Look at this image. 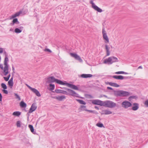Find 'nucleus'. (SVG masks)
<instances>
[{
	"instance_id": "obj_1",
	"label": "nucleus",
	"mask_w": 148,
	"mask_h": 148,
	"mask_svg": "<svg viewBox=\"0 0 148 148\" xmlns=\"http://www.w3.org/2000/svg\"><path fill=\"white\" fill-rule=\"evenodd\" d=\"M8 58L7 57V56L6 55L4 61V67H3L2 64H0V68L1 69L3 70L4 74L5 75H7L9 73L8 66Z\"/></svg>"
},
{
	"instance_id": "obj_2",
	"label": "nucleus",
	"mask_w": 148,
	"mask_h": 148,
	"mask_svg": "<svg viewBox=\"0 0 148 148\" xmlns=\"http://www.w3.org/2000/svg\"><path fill=\"white\" fill-rule=\"evenodd\" d=\"M117 58L114 56L110 57L108 58L105 59L103 61L104 64H111L117 61Z\"/></svg>"
},
{
	"instance_id": "obj_3",
	"label": "nucleus",
	"mask_w": 148,
	"mask_h": 148,
	"mask_svg": "<svg viewBox=\"0 0 148 148\" xmlns=\"http://www.w3.org/2000/svg\"><path fill=\"white\" fill-rule=\"evenodd\" d=\"M114 95L116 96H125L130 95L129 93L123 90L115 91Z\"/></svg>"
},
{
	"instance_id": "obj_4",
	"label": "nucleus",
	"mask_w": 148,
	"mask_h": 148,
	"mask_svg": "<svg viewBox=\"0 0 148 148\" xmlns=\"http://www.w3.org/2000/svg\"><path fill=\"white\" fill-rule=\"evenodd\" d=\"M48 80L49 83L56 82L59 84L62 85H65V82H63L60 80L56 79L53 77H49L48 78Z\"/></svg>"
},
{
	"instance_id": "obj_5",
	"label": "nucleus",
	"mask_w": 148,
	"mask_h": 148,
	"mask_svg": "<svg viewBox=\"0 0 148 148\" xmlns=\"http://www.w3.org/2000/svg\"><path fill=\"white\" fill-rule=\"evenodd\" d=\"M103 106L110 108H113L116 106L115 103L110 101H103Z\"/></svg>"
},
{
	"instance_id": "obj_6",
	"label": "nucleus",
	"mask_w": 148,
	"mask_h": 148,
	"mask_svg": "<svg viewBox=\"0 0 148 148\" xmlns=\"http://www.w3.org/2000/svg\"><path fill=\"white\" fill-rule=\"evenodd\" d=\"M103 37V40H105V43H108L109 42V39L106 33V32L104 29H103L102 31Z\"/></svg>"
},
{
	"instance_id": "obj_7",
	"label": "nucleus",
	"mask_w": 148,
	"mask_h": 148,
	"mask_svg": "<svg viewBox=\"0 0 148 148\" xmlns=\"http://www.w3.org/2000/svg\"><path fill=\"white\" fill-rule=\"evenodd\" d=\"M92 103L94 105H98L102 106L103 105V102L99 99H94L91 100Z\"/></svg>"
},
{
	"instance_id": "obj_8",
	"label": "nucleus",
	"mask_w": 148,
	"mask_h": 148,
	"mask_svg": "<svg viewBox=\"0 0 148 148\" xmlns=\"http://www.w3.org/2000/svg\"><path fill=\"white\" fill-rule=\"evenodd\" d=\"M70 55L72 57L74 58L75 59L78 60L79 62H82V60L81 59V58L77 54L70 53Z\"/></svg>"
},
{
	"instance_id": "obj_9",
	"label": "nucleus",
	"mask_w": 148,
	"mask_h": 148,
	"mask_svg": "<svg viewBox=\"0 0 148 148\" xmlns=\"http://www.w3.org/2000/svg\"><path fill=\"white\" fill-rule=\"evenodd\" d=\"M90 3L92 4V7L95 10L99 12H101L102 11V9H101V8H99L98 6L96 5L92 1H90Z\"/></svg>"
},
{
	"instance_id": "obj_10",
	"label": "nucleus",
	"mask_w": 148,
	"mask_h": 148,
	"mask_svg": "<svg viewBox=\"0 0 148 148\" xmlns=\"http://www.w3.org/2000/svg\"><path fill=\"white\" fill-rule=\"evenodd\" d=\"M132 105V104L127 101H125L122 103V106L126 108L130 107Z\"/></svg>"
},
{
	"instance_id": "obj_11",
	"label": "nucleus",
	"mask_w": 148,
	"mask_h": 148,
	"mask_svg": "<svg viewBox=\"0 0 148 148\" xmlns=\"http://www.w3.org/2000/svg\"><path fill=\"white\" fill-rule=\"evenodd\" d=\"M64 82L65 83V85H66L68 86L71 88L75 90H78V88L75 85L72 84L66 83V81H65Z\"/></svg>"
},
{
	"instance_id": "obj_12",
	"label": "nucleus",
	"mask_w": 148,
	"mask_h": 148,
	"mask_svg": "<svg viewBox=\"0 0 148 148\" xmlns=\"http://www.w3.org/2000/svg\"><path fill=\"white\" fill-rule=\"evenodd\" d=\"M37 106L35 103H33L32 104L31 107L29 109V113H31L34 111L37 108Z\"/></svg>"
},
{
	"instance_id": "obj_13",
	"label": "nucleus",
	"mask_w": 148,
	"mask_h": 148,
	"mask_svg": "<svg viewBox=\"0 0 148 148\" xmlns=\"http://www.w3.org/2000/svg\"><path fill=\"white\" fill-rule=\"evenodd\" d=\"M67 90L69 91V95L73 96H77V94L74 91L70 89H67Z\"/></svg>"
},
{
	"instance_id": "obj_14",
	"label": "nucleus",
	"mask_w": 148,
	"mask_h": 148,
	"mask_svg": "<svg viewBox=\"0 0 148 148\" xmlns=\"http://www.w3.org/2000/svg\"><path fill=\"white\" fill-rule=\"evenodd\" d=\"M22 13L21 11H19L18 12H16V13L13 14L10 16V19H12L15 18V17L18 16L20 14Z\"/></svg>"
},
{
	"instance_id": "obj_15",
	"label": "nucleus",
	"mask_w": 148,
	"mask_h": 148,
	"mask_svg": "<svg viewBox=\"0 0 148 148\" xmlns=\"http://www.w3.org/2000/svg\"><path fill=\"white\" fill-rule=\"evenodd\" d=\"M139 108V105L137 103H134L132 105V109L133 110H136Z\"/></svg>"
},
{
	"instance_id": "obj_16",
	"label": "nucleus",
	"mask_w": 148,
	"mask_h": 148,
	"mask_svg": "<svg viewBox=\"0 0 148 148\" xmlns=\"http://www.w3.org/2000/svg\"><path fill=\"white\" fill-rule=\"evenodd\" d=\"M55 98L59 101H62L63 99H65L66 98V97L65 96L62 95L56 96Z\"/></svg>"
},
{
	"instance_id": "obj_17",
	"label": "nucleus",
	"mask_w": 148,
	"mask_h": 148,
	"mask_svg": "<svg viewBox=\"0 0 148 148\" xmlns=\"http://www.w3.org/2000/svg\"><path fill=\"white\" fill-rule=\"evenodd\" d=\"M105 48L106 50V56H108L110 55V51L109 48L107 45H105Z\"/></svg>"
},
{
	"instance_id": "obj_18",
	"label": "nucleus",
	"mask_w": 148,
	"mask_h": 148,
	"mask_svg": "<svg viewBox=\"0 0 148 148\" xmlns=\"http://www.w3.org/2000/svg\"><path fill=\"white\" fill-rule=\"evenodd\" d=\"M112 77L115 79H124V77L122 75H114Z\"/></svg>"
},
{
	"instance_id": "obj_19",
	"label": "nucleus",
	"mask_w": 148,
	"mask_h": 148,
	"mask_svg": "<svg viewBox=\"0 0 148 148\" xmlns=\"http://www.w3.org/2000/svg\"><path fill=\"white\" fill-rule=\"evenodd\" d=\"M13 78L12 77L8 82V84L10 88H12L13 85Z\"/></svg>"
},
{
	"instance_id": "obj_20",
	"label": "nucleus",
	"mask_w": 148,
	"mask_h": 148,
	"mask_svg": "<svg viewBox=\"0 0 148 148\" xmlns=\"http://www.w3.org/2000/svg\"><path fill=\"white\" fill-rule=\"evenodd\" d=\"M92 75L90 74H83L81 75V77L84 78L90 77L92 76Z\"/></svg>"
},
{
	"instance_id": "obj_21",
	"label": "nucleus",
	"mask_w": 148,
	"mask_h": 148,
	"mask_svg": "<svg viewBox=\"0 0 148 148\" xmlns=\"http://www.w3.org/2000/svg\"><path fill=\"white\" fill-rule=\"evenodd\" d=\"M110 85L115 87H118L119 86V84L115 83L112 82L110 84Z\"/></svg>"
},
{
	"instance_id": "obj_22",
	"label": "nucleus",
	"mask_w": 148,
	"mask_h": 148,
	"mask_svg": "<svg viewBox=\"0 0 148 148\" xmlns=\"http://www.w3.org/2000/svg\"><path fill=\"white\" fill-rule=\"evenodd\" d=\"M27 86L28 88L34 93H35L36 92V91H37L38 90L37 89L34 88H32L29 86L28 85Z\"/></svg>"
},
{
	"instance_id": "obj_23",
	"label": "nucleus",
	"mask_w": 148,
	"mask_h": 148,
	"mask_svg": "<svg viewBox=\"0 0 148 148\" xmlns=\"http://www.w3.org/2000/svg\"><path fill=\"white\" fill-rule=\"evenodd\" d=\"M20 106L23 108L26 107L27 106L26 104L23 101H21L20 103Z\"/></svg>"
},
{
	"instance_id": "obj_24",
	"label": "nucleus",
	"mask_w": 148,
	"mask_h": 148,
	"mask_svg": "<svg viewBox=\"0 0 148 148\" xmlns=\"http://www.w3.org/2000/svg\"><path fill=\"white\" fill-rule=\"evenodd\" d=\"M21 113L19 111L14 112L13 113V115L16 116H19L20 115Z\"/></svg>"
},
{
	"instance_id": "obj_25",
	"label": "nucleus",
	"mask_w": 148,
	"mask_h": 148,
	"mask_svg": "<svg viewBox=\"0 0 148 148\" xmlns=\"http://www.w3.org/2000/svg\"><path fill=\"white\" fill-rule=\"evenodd\" d=\"M112 113V112L108 110H105L104 111L103 114L106 115L110 114Z\"/></svg>"
},
{
	"instance_id": "obj_26",
	"label": "nucleus",
	"mask_w": 148,
	"mask_h": 148,
	"mask_svg": "<svg viewBox=\"0 0 148 148\" xmlns=\"http://www.w3.org/2000/svg\"><path fill=\"white\" fill-rule=\"evenodd\" d=\"M115 74H127L128 73H127L125 72L124 71H118L116 72L115 73Z\"/></svg>"
},
{
	"instance_id": "obj_27",
	"label": "nucleus",
	"mask_w": 148,
	"mask_h": 148,
	"mask_svg": "<svg viewBox=\"0 0 148 148\" xmlns=\"http://www.w3.org/2000/svg\"><path fill=\"white\" fill-rule=\"evenodd\" d=\"M77 101L81 104L83 105H85L86 104V103L82 100H77Z\"/></svg>"
},
{
	"instance_id": "obj_28",
	"label": "nucleus",
	"mask_w": 148,
	"mask_h": 148,
	"mask_svg": "<svg viewBox=\"0 0 148 148\" xmlns=\"http://www.w3.org/2000/svg\"><path fill=\"white\" fill-rule=\"evenodd\" d=\"M28 127L30 128L31 131L32 132H34V129L33 126L32 125H29Z\"/></svg>"
},
{
	"instance_id": "obj_29",
	"label": "nucleus",
	"mask_w": 148,
	"mask_h": 148,
	"mask_svg": "<svg viewBox=\"0 0 148 148\" xmlns=\"http://www.w3.org/2000/svg\"><path fill=\"white\" fill-rule=\"evenodd\" d=\"M16 126L17 127H20L21 126V121H18L16 122Z\"/></svg>"
},
{
	"instance_id": "obj_30",
	"label": "nucleus",
	"mask_w": 148,
	"mask_h": 148,
	"mask_svg": "<svg viewBox=\"0 0 148 148\" xmlns=\"http://www.w3.org/2000/svg\"><path fill=\"white\" fill-rule=\"evenodd\" d=\"M10 74H9L7 77H3V78H4V80L6 81H8L9 80V78L10 77Z\"/></svg>"
},
{
	"instance_id": "obj_31",
	"label": "nucleus",
	"mask_w": 148,
	"mask_h": 148,
	"mask_svg": "<svg viewBox=\"0 0 148 148\" xmlns=\"http://www.w3.org/2000/svg\"><path fill=\"white\" fill-rule=\"evenodd\" d=\"M1 86L4 89H6L7 88L6 85L4 83H2L1 84Z\"/></svg>"
},
{
	"instance_id": "obj_32",
	"label": "nucleus",
	"mask_w": 148,
	"mask_h": 148,
	"mask_svg": "<svg viewBox=\"0 0 148 148\" xmlns=\"http://www.w3.org/2000/svg\"><path fill=\"white\" fill-rule=\"evenodd\" d=\"M15 32L16 33H20L21 32V31L18 28H16L15 29Z\"/></svg>"
},
{
	"instance_id": "obj_33",
	"label": "nucleus",
	"mask_w": 148,
	"mask_h": 148,
	"mask_svg": "<svg viewBox=\"0 0 148 148\" xmlns=\"http://www.w3.org/2000/svg\"><path fill=\"white\" fill-rule=\"evenodd\" d=\"M96 126L98 127H103V125L101 123H98L96 124Z\"/></svg>"
},
{
	"instance_id": "obj_34",
	"label": "nucleus",
	"mask_w": 148,
	"mask_h": 148,
	"mask_svg": "<svg viewBox=\"0 0 148 148\" xmlns=\"http://www.w3.org/2000/svg\"><path fill=\"white\" fill-rule=\"evenodd\" d=\"M50 88L51 90H53L54 89L55 86L54 84H50L49 85Z\"/></svg>"
},
{
	"instance_id": "obj_35",
	"label": "nucleus",
	"mask_w": 148,
	"mask_h": 148,
	"mask_svg": "<svg viewBox=\"0 0 148 148\" xmlns=\"http://www.w3.org/2000/svg\"><path fill=\"white\" fill-rule=\"evenodd\" d=\"M15 96H16V99H18L19 100H21V98L20 97L18 96V95H17V94L15 93L14 94Z\"/></svg>"
},
{
	"instance_id": "obj_36",
	"label": "nucleus",
	"mask_w": 148,
	"mask_h": 148,
	"mask_svg": "<svg viewBox=\"0 0 148 148\" xmlns=\"http://www.w3.org/2000/svg\"><path fill=\"white\" fill-rule=\"evenodd\" d=\"M35 94L38 97H40L41 96L38 90Z\"/></svg>"
},
{
	"instance_id": "obj_37",
	"label": "nucleus",
	"mask_w": 148,
	"mask_h": 148,
	"mask_svg": "<svg viewBox=\"0 0 148 148\" xmlns=\"http://www.w3.org/2000/svg\"><path fill=\"white\" fill-rule=\"evenodd\" d=\"M55 91L57 93H61V92H62V90L57 89L55 90Z\"/></svg>"
},
{
	"instance_id": "obj_38",
	"label": "nucleus",
	"mask_w": 148,
	"mask_h": 148,
	"mask_svg": "<svg viewBox=\"0 0 148 148\" xmlns=\"http://www.w3.org/2000/svg\"><path fill=\"white\" fill-rule=\"evenodd\" d=\"M18 21V19L17 18H14V19L12 21V22L13 24L15 23Z\"/></svg>"
},
{
	"instance_id": "obj_39",
	"label": "nucleus",
	"mask_w": 148,
	"mask_h": 148,
	"mask_svg": "<svg viewBox=\"0 0 148 148\" xmlns=\"http://www.w3.org/2000/svg\"><path fill=\"white\" fill-rule=\"evenodd\" d=\"M144 103L146 107H148V99L145 101Z\"/></svg>"
},
{
	"instance_id": "obj_40",
	"label": "nucleus",
	"mask_w": 148,
	"mask_h": 148,
	"mask_svg": "<svg viewBox=\"0 0 148 148\" xmlns=\"http://www.w3.org/2000/svg\"><path fill=\"white\" fill-rule=\"evenodd\" d=\"M44 51H48L50 53L51 52V51L48 49H44Z\"/></svg>"
},
{
	"instance_id": "obj_41",
	"label": "nucleus",
	"mask_w": 148,
	"mask_h": 148,
	"mask_svg": "<svg viewBox=\"0 0 148 148\" xmlns=\"http://www.w3.org/2000/svg\"><path fill=\"white\" fill-rule=\"evenodd\" d=\"M85 110L86 111H88V112H91V113H94V112H95L94 111L89 110H87V109Z\"/></svg>"
},
{
	"instance_id": "obj_42",
	"label": "nucleus",
	"mask_w": 148,
	"mask_h": 148,
	"mask_svg": "<svg viewBox=\"0 0 148 148\" xmlns=\"http://www.w3.org/2000/svg\"><path fill=\"white\" fill-rule=\"evenodd\" d=\"M3 91L4 92V93L5 94H7L8 93V91L7 90H5V89H4L3 90Z\"/></svg>"
},
{
	"instance_id": "obj_43",
	"label": "nucleus",
	"mask_w": 148,
	"mask_h": 148,
	"mask_svg": "<svg viewBox=\"0 0 148 148\" xmlns=\"http://www.w3.org/2000/svg\"><path fill=\"white\" fill-rule=\"evenodd\" d=\"M61 93L63 94H67V92L65 91H64L62 90V92H61Z\"/></svg>"
},
{
	"instance_id": "obj_44",
	"label": "nucleus",
	"mask_w": 148,
	"mask_h": 148,
	"mask_svg": "<svg viewBox=\"0 0 148 148\" xmlns=\"http://www.w3.org/2000/svg\"><path fill=\"white\" fill-rule=\"evenodd\" d=\"M2 97L1 95V94L0 93V101H2Z\"/></svg>"
},
{
	"instance_id": "obj_45",
	"label": "nucleus",
	"mask_w": 148,
	"mask_h": 148,
	"mask_svg": "<svg viewBox=\"0 0 148 148\" xmlns=\"http://www.w3.org/2000/svg\"><path fill=\"white\" fill-rule=\"evenodd\" d=\"M3 52V49L2 48H0V53H1Z\"/></svg>"
},
{
	"instance_id": "obj_46",
	"label": "nucleus",
	"mask_w": 148,
	"mask_h": 148,
	"mask_svg": "<svg viewBox=\"0 0 148 148\" xmlns=\"http://www.w3.org/2000/svg\"><path fill=\"white\" fill-rule=\"evenodd\" d=\"M112 82H107L106 83V84H108L110 85V84Z\"/></svg>"
},
{
	"instance_id": "obj_47",
	"label": "nucleus",
	"mask_w": 148,
	"mask_h": 148,
	"mask_svg": "<svg viewBox=\"0 0 148 148\" xmlns=\"http://www.w3.org/2000/svg\"><path fill=\"white\" fill-rule=\"evenodd\" d=\"M107 88V89H110L111 90H112V88L109 87H108Z\"/></svg>"
},
{
	"instance_id": "obj_48",
	"label": "nucleus",
	"mask_w": 148,
	"mask_h": 148,
	"mask_svg": "<svg viewBox=\"0 0 148 148\" xmlns=\"http://www.w3.org/2000/svg\"><path fill=\"white\" fill-rule=\"evenodd\" d=\"M138 69H142V67L141 66H140L138 67Z\"/></svg>"
},
{
	"instance_id": "obj_49",
	"label": "nucleus",
	"mask_w": 148,
	"mask_h": 148,
	"mask_svg": "<svg viewBox=\"0 0 148 148\" xmlns=\"http://www.w3.org/2000/svg\"><path fill=\"white\" fill-rule=\"evenodd\" d=\"M95 108H96V109H97L98 110L99 109V108H98L97 107V106H95Z\"/></svg>"
},
{
	"instance_id": "obj_50",
	"label": "nucleus",
	"mask_w": 148,
	"mask_h": 148,
	"mask_svg": "<svg viewBox=\"0 0 148 148\" xmlns=\"http://www.w3.org/2000/svg\"><path fill=\"white\" fill-rule=\"evenodd\" d=\"M86 107V106H82V108H85Z\"/></svg>"
},
{
	"instance_id": "obj_51",
	"label": "nucleus",
	"mask_w": 148,
	"mask_h": 148,
	"mask_svg": "<svg viewBox=\"0 0 148 148\" xmlns=\"http://www.w3.org/2000/svg\"><path fill=\"white\" fill-rule=\"evenodd\" d=\"M12 69H14V68L13 67L12 68Z\"/></svg>"
}]
</instances>
